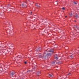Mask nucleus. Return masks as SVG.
<instances>
[{
    "label": "nucleus",
    "instance_id": "f3484780",
    "mask_svg": "<svg viewBox=\"0 0 79 79\" xmlns=\"http://www.w3.org/2000/svg\"><path fill=\"white\" fill-rule=\"evenodd\" d=\"M74 4H76V5H77V2H74Z\"/></svg>",
    "mask_w": 79,
    "mask_h": 79
},
{
    "label": "nucleus",
    "instance_id": "ddd939ff",
    "mask_svg": "<svg viewBox=\"0 0 79 79\" xmlns=\"http://www.w3.org/2000/svg\"><path fill=\"white\" fill-rule=\"evenodd\" d=\"M29 72H30V73H31V72H32V70H28L27 71V73H29Z\"/></svg>",
    "mask_w": 79,
    "mask_h": 79
},
{
    "label": "nucleus",
    "instance_id": "4468645a",
    "mask_svg": "<svg viewBox=\"0 0 79 79\" xmlns=\"http://www.w3.org/2000/svg\"><path fill=\"white\" fill-rule=\"evenodd\" d=\"M39 48H36V50H35V51H37V50H39Z\"/></svg>",
    "mask_w": 79,
    "mask_h": 79
},
{
    "label": "nucleus",
    "instance_id": "a878e982",
    "mask_svg": "<svg viewBox=\"0 0 79 79\" xmlns=\"http://www.w3.org/2000/svg\"><path fill=\"white\" fill-rule=\"evenodd\" d=\"M31 13L32 14V12H31Z\"/></svg>",
    "mask_w": 79,
    "mask_h": 79
},
{
    "label": "nucleus",
    "instance_id": "20e7f679",
    "mask_svg": "<svg viewBox=\"0 0 79 79\" xmlns=\"http://www.w3.org/2000/svg\"><path fill=\"white\" fill-rule=\"evenodd\" d=\"M24 3H23L22 4L20 5V6H23L24 7V6H26V5L24 4Z\"/></svg>",
    "mask_w": 79,
    "mask_h": 79
},
{
    "label": "nucleus",
    "instance_id": "4be33fe9",
    "mask_svg": "<svg viewBox=\"0 0 79 79\" xmlns=\"http://www.w3.org/2000/svg\"><path fill=\"white\" fill-rule=\"evenodd\" d=\"M72 13H71V14H70V16H72Z\"/></svg>",
    "mask_w": 79,
    "mask_h": 79
},
{
    "label": "nucleus",
    "instance_id": "dca6fc26",
    "mask_svg": "<svg viewBox=\"0 0 79 79\" xmlns=\"http://www.w3.org/2000/svg\"><path fill=\"white\" fill-rule=\"evenodd\" d=\"M55 59H58V57L57 56H56V57H55Z\"/></svg>",
    "mask_w": 79,
    "mask_h": 79
},
{
    "label": "nucleus",
    "instance_id": "a211bd4d",
    "mask_svg": "<svg viewBox=\"0 0 79 79\" xmlns=\"http://www.w3.org/2000/svg\"><path fill=\"white\" fill-rule=\"evenodd\" d=\"M70 74H71V73H69L68 74H67V76H69V75H70Z\"/></svg>",
    "mask_w": 79,
    "mask_h": 79
},
{
    "label": "nucleus",
    "instance_id": "423d86ee",
    "mask_svg": "<svg viewBox=\"0 0 79 79\" xmlns=\"http://www.w3.org/2000/svg\"><path fill=\"white\" fill-rule=\"evenodd\" d=\"M48 52H53V49H50L48 51Z\"/></svg>",
    "mask_w": 79,
    "mask_h": 79
},
{
    "label": "nucleus",
    "instance_id": "f257e3e1",
    "mask_svg": "<svg viewBox=\"0 0 79 79\" xmlns=\"http://www.w3.org/2000/svg\"><path fill=\"white\" fill-rule=\"evenodd\" d=\"M52 54L50 53H46V52H45L44 54H43V56H42V55H40L39 56V58H44L45 59L46 58H48V56L49 55H51Z\"/></svg>",
    "mask_w": 79,
    "mask_h": 79
},
{
    "label": "nucleus",
    "instance_id": "9b49d317",
    "mask_svg": "<svg viewBox=\"0 0 79 79\" xmlns=\"http://www.w3.org/2000/svg\"><path fill=\"white\" fill-rule=\"evenodd\" d=\"M74 17L75 18H78V15H77V14H76L74 15Z\"/></svg>",
    "mask_w": 79,
    "mask_h": 79
},
{
    "label": "nucleus",
    "instance_id": "9d476101",
    "mask_svg": "<svg viewBox=\"0 0 79 79\" xmlns=\"http://www.w3.org/2000/svg\"><path fill=\"white\" fill-rule=\"evenodd\" d=\"M35 6H37V7L38 8H39V7H40V6H39V5H38L37 4H36L35 5Z\"/></svg>",
    "mask_w": 79,
    "mask_h": 79
},
{
    "label": "nucleus",
    "instance_id": "b1692460",
    "mask_svg": "<svg viewBox=\"0 0 79 79\" xmlns=\"http://www.w3.org/2000/svg\"><path fill=\"white\" fill-rule=\"evenodd\" d=\"M1 72H2V71H0V73H1Z\"/></svg>",
    "mask_w": 79,
    "mask_h": 79
},
{
    "label": "nucleus",
    "instance_id": "aec40b11",
    "mask_svg": "<svg viewBox=\"0 0 79 79\" xmlns=\"http://www.w3.org/2000/svg\"><path fill=\"white\" fill-rule=\"evenodd\" d=\"M62 10H65V8H64V7H63L62 8Z\"/></svg>",
    "mask_w": 79,
    "mask_h": 79
},
{
    "label": "nucleus",
    "instance_id": "39448f33",
    "mask_svg": "<svg viewBox=\"0 0 79 79\" xmlns=\"http://www.w3.org/2000/svg\"><path fill=\"white\" fill-rule=\"evenodd\" d=\"M37 75H38V76H39V75H40V72L39 71H38L37 73Z\"/></svg>",
    "mask_w": 79,
    "mask_h": 79
},
{
    "label": "nucleus",
    "instance_id": "f8f14e48",
    "mask_svg": "<svg viewBox=\"0 0 79 79\" xmlns=\"http://www.w3.org/2000/svg\"><path fill=\"white\" fill-rule=\"evenodd\" d=\"M49 76L50 77H52L53 76V74H49Z\"/></svg>",
    "mask_w": 79,
    "mask_h": 79
},
{
    "label": "nucleus",
    "instance_id": "1a4fd4ad",
    "mask_svg": "<svg viewBox=\"0 0 79 79\" xmlns=\"http://www.w3.org/2000/svg\"><path fill=\"white\" fill-rule=\"evenodd\" d=\"M11 44L10 43H9V44H8V46H9V47H11Z\"/></svg>",
    "mask_w": 79,
    "mask_h": 79
},
{
    "label": "nucleus",
    "instance_id": "393cba45",
    "mask_svg": "<svg viewBox=\"0 0 79 79\" xmlns=\"http://www.w3.org/2000/svg\"><path fill=\"white\" fill-rule=\"evenodd\" d=\"M65 18H67V16H65Z\"/></svg>",
    "mask_w": 79,
    "mask_h": 79
},
{
    "label": "nucleus",
    "instance_id": "2eb2a0df",
    "mask_svg": "<svg viewBox=\"0 0 79 79\" xmlns=\"http://www.w3.org/2000/svg\"><path fill=\"white\" fill-rule=\"evenodd\" d=\"M55 61H53L52 63V64H55Z\"/></svg>",
    "mask_w": 79,
    "mask_h": 79
},
{
    "label": "nucleus",
    "instance_id": "412c9836",
    "mask_svg": "<svg viewBox=\"0 0 79 79\" xmlns=\"http://www.w3.org/2000/svg\"><path fill=\"white\" fill-rule=\"evenodd\" d=\"M24 63H25V64H26V63H27V62H26V61H25V62H24Z\"/></svg>",
    "mask_w": 79,
    "mask_h": 79
},
{
    "label": "nucleus",
    "instance_id": "0eeeda50",
    "mask_svg": "<svg viewBox=\"0 0 79 79\" xmlns=\"http://www.w3.org/2000/svg\"><path fill=\"white\" fill-rule=\"evenodd\" d=\"M3 64H0V68H3Z\"/></svg>",
    "mask_w": 79,
    "mask_h": 79
},
{
    "label": "nucleus",
    "instance_id": "7ed1b4c3",
    "mask_svg": "<svg viewBox=\"0 0 79 79\" xmlns=\"http://www.w3.org/2000/svg\"><path fill=\"white\" fill-rule=\"evenodd\" d=\"M15 74V72H12L11 73H10V76H13V75H14Z\"/></svg>",
    "mask_w": 79,
    "mask_h": 79
},
{
    "label": "nucleus",
    "instance_id": "f03ea898",
    "mask_svg": "<svg viewBox=\"0 0 79 79\" xmlns=\"http://www.w3.org/2000/svg\"><path fill=\"white\" fill-rule=\"evenodd\" d=\"M73 29H75V30L79 29V28L77 27V25H74V27H73Z\"/></svg>",
    "mask_w": 79,
    "mask_h": 79
},
{
    "label": "nucleus",
    "instance_id": "6ab92c4d",
    "mask_svg": "<svg viewBox=\"0 0 79 79\" xmlns=\"http://www.w3.org/2000/svg\"><path fill=\"white\" fill-rule=\"evenodd\" d=\"M59 63H60V62H58L56 63V64H58Z\"/></svg>",
    "mask_w": 79,
    "mask_h": 79
},
{
    "label": "nucleus",
    "instance_id": "5701e85b",
    "mask_svg": "<svg viewBox=\"0 0 79 79\" xmlns=\"http://www.w3.org/2000/svg\"><path fill=\"white\" fill-rule=\"evenodd\" d=\"M74 22H76V20H75Z\"/></svg>",
    "mask_w": 79,
    "mask_h": 79
},
{
    "label": "nucleus",
    "instance_id": "6e6552de",
    "mask_svg": "<svg viewBox=\"0 0 79 79\" xmlns=\"http://www.w3.org/2000/svg\"><path fill=\"white\" fill-rule=\"evenodd\" d=\"M74 56V55H72L70 56V57H71V59H73Z\"/></svg>",
    "mask_w": 79,
    "mask_h": 79
}]
</instances>
